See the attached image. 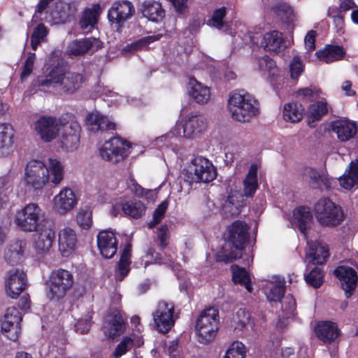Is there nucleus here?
<instances>
[{
    "label": "nucleus",
    "instance_id": "nucleus-1",
    "mask_svg": "<svg viewBox=\"0 0 358 358\" xmlns=\"http://www.w3.org/2000/svg\"><path fill=\"white\" fill-rule=\"evenodd\" d=\"M227 110L231 117L240 122H249L259 114L258 101L245 91H234L229 94Z\"/></svg>",
    "mask_w": 358,
    "mask_h": 358
},
{
    "label": "nucleus",
    "instance_id": "nucleus-2",
    "mask_svg": "<svg viewBox=\"0 0 358 358\" xmlns=\"http://www.w3.org/2000/svg\"><path fill=\"white\" fill-rule=\"evenodd\" d=\"M250 227L241 220L234 222L228 227V247L217 255V261L226 263L242 256V251L250 238Z\"/></svg>",
    "mask_w": 358,
    "mask_h": 358
},
{
    "label": "nucleus",
    "instance_id": "nucleus-3",
    "mask_svg": "<svg viewBox=\"0 0 358 358\" xmlns=\"http://www.w3.org/2000/svg\"><path fill=\"white\" fill-rule=\"evenodd\" d=\"M220 328L219 311L214 307L202 310L196 322L197 341L204 345L209 344L216 337Z\"/></svg>",
    "mask_w": 358,
    "mask_h": 358
},
{
    "label": "nucleus",
    "instance_id": "nucleus-4",
    "mask_svg": "<svg viewBox=\"0 0 358 358\" xmlns=\"http://www.w3.org/2000/svg\"><path fill=\"white\" fill-rule=\"evenodd\" d=\"M314 211L317 221L325 226H337L344 218L341 208L329 198L318 200L315 204Z\"/></svg>",
    "mask_w": 358,
    "mask_h": 358
},
{
    "label": "nucleus",
    "instance_id": "nucleus-5",
    "mask_svg": "<svg viewBox=\"0 0 358 358\" xmlns=\"http://www.w3.org/2000/svg\"><path fill=\"white\" fill-rule=\"evenodd\" d=\"M74 283L73 274L65 269L53 271L49 278L48 296L50 299H59L65 296Z\"/></svg>",
    "mask_w": 358,
    "mask_h": 358
},
{
    "label": "nucleus",
    "instance_id": "nucleus-6",
    "mask_svg": "<svg viewBox=\"0 0 358 358\" xmlns=\"http://www.w3.org/2000/svg\"><path fill=\"white\" fill-rule=\"evenodd\" d=\"M44 215L38 204L31 203L19 210L15 216L16 224L24 231H38Z\"/></svg>",
    "mask_w": 358,
    "mask_h": 358
},
{
    "label": "nucleus",
    "instance_id": "nucleus-7",
    "mask_svg": "<svg viewBox=\"0 0 358 358\" xmlns=\"http://www.w3.org/2000/svg\"><path fill=\"white\" fill-rule=\"evenodd\" d=\"M131 144L120 138L113 137L106 141L99 149L102 159L117 164L123 161L129 154Z\"/></svg>",
    "mask_w": 358,
    "mask_h": 358
},
{
    "label": "nucleus",
    "instance_id": "nucleus-8",
    "mask_svg": "<svg viewBox=\"0 0 358 358\" xmlns=\"http://www.w3.org/2000/svg\"><path fill=\"white\" fill-rule=\"evenodd\" d=\"M24 182L26 187L34 190H41L49 181L45 164L38 160L28 162L25 169Z\"/></svg>",
    "mask_w": 358,
    "mask_h": 358
},
{
    "label": "nucleus",
    "instance_id": "nucleus-9",
    "mask_svg": "<svg viewBox=\"0 0 358 358\" xmlns=\"http://www.w3.org/2000/svg\"><path fill=\"white\" fill-rule=\"evenodd\" d=\"M207 127L206 118L202 115H192L187 117L184 124H177L167 134L168 136H184L194 138Z\"/></svg>",
    "mask_w": 358,
    "mask_h": 358
},
{
    "label": "nucleus",
    "instance_id": "nucleus-10",
    "mask_svg": "<svg viewBox=\"0 0 358 358\" xmlns=\"http://www.w3.org/2000/svg\"><path fill=\"white\" fill-rule=\"evenodd\" d=\"M59 143L66 152H72L78 148L81 127L78 122L71 120L63 124L60 129Z\"/></svg>",
    "mask_w": 358,
    "mask_h": 358
},
{
    "label": "nucleus",
    "instance_id": "nucleus-11",
    "mask_svg": "<svg viewBox=\"0 0 358 358\" xmlns=\"http://www.w3.org/2000/svg\"><path fill=\"white\" fill-rule=\"evenodd\" d=\"M174 305L164 301H159L152 313L155 324L159 331L166 333L174 325Z\"/></svg>",
    "mask_w": 358,
    "mask_h": 358
},
{
    "label": "nucleus",
    "instance_id": "nucleus-12",
    "mask_svg": "<svg viewBox=\"0 0 358 358\" xmlns=\"http://www.w3.org/2000/svg\"><path fill=\"white\" fill-rule=\"evenodd\" d=\"M135 13V8L129 1H117L114 2L108 11L110 22L115 24L117 29L123 26L124 22Z\"/></svg>",
    "mask_w": 358,
    "mask_h": 358
},
{
    "label": "nucleus",
    "instance_id": "nucleus-13",
    "mask_svg": "<svg viewBox=\"0 0 358 358\" xmlns=\"http://www.w3.org/2000/svg\"><path fill=\"white\" fill-rule=\"evenodd\" d=\"M27 274L22 270L11 269L6 273L5 289L6 294L16 299L25 289L27 286Z\"/></svg>",
    "mask_w": 358,
    "mask_h": 358
},
{
    "label": "nucleus",
    "instance_id": "nucleus-14",
    "mask_svg": "<svg viewBox=\"0 0 358 358\" xmlns=\"http://www.w3.org/2000/svg\"><path fill=\"white\" fill-rule=\"evenodd\" d=\"M192 164L194 166V176L190 182H209L215 178L216 169L208 159L203 157H196L192 161Z\"/></svg>",
    "mask_w": 358,
    "mask_h": 358
},
{
    "label": "nucleus",
    "instance_id": "nucleus-15",
    "mask_svg": "<svg viewBox=\"0 0 358 358\" xmlns=\"http://www.w3.org/2000/svg\"><path fill=\"white\" fill-rule=\"evenodd\" d=\"M334 273L339 280L345 296L350 297L357 287V274L356 271L349 266H339L334 271Z\"/></svg>",
    "mask_w": 358,
    "mask_h": 358
},
{
    "label": "nucleus",
    "instance_id": "nucleus-16",
    "mask_svg": "<svg viewBox=\"0 0 358 358\" xmlns=\"http://www.w3.org/2000/svg\"><path fill=\"white\" fill-rule=\"evenodd\" d=\"M62 125L53 117H41L34 124V129L41 138L50 142L57 135Z\"/></svg>",
    "mask_w": 358,
    "mask_h": 358
},
{
    "label": "nucleus",
    "instance_id": "nucleus-17",
    "mask_svg": "<svg viewBox=\"0 0 358 358\" xmlns=\"http://www.w3.org/2000/svg\"><path fill=\"white\" fill-rule=\"evenodd\" d=\"M102 48L101 41L94 37L75 40L69 43L67 53L70 56H80L88 51L95 52Z\"/></svg>",
    "mask_w": 358,
    "mask_h": 358
},
{
    "label": "nucleus",
    "instance_id": "nucleus-18",
    "mask_svg": "<svg viewBox=\"0 0 358 358\" xmlns=\"http://www.w3.org/2000/svg\"><path fill=\"white\" fill-rule=\"evenodd\" d=\"M53 203L55 210L58 213L64 215L75 208L77 199L71 188L64 187L54 197Z\"/></svg>",
    "mask_w": 358,
    "mask_h": 358
},
{
    "label": "nucleus",
    "instance_id": "nucleus-19",
    "mask_svg": "<svg viewBox=\"0 0 358 358\" xmlns=\"http://www.w3.org/2000/svg\"><path fill=\"white\" fill-rule=\"evenodd\" d=\"M97 245L103 257L112 258L117 250V241L115 234L110 231H100L97 236Z\"/></svg>",
    "mask_w": 358,
    "mask_h": 358
},
{
    "label": "nucleus",
    "instance_id": "nucleus-20",
    "mask_svg": "<svg viewBox=\"0 0 358 358\" xmlns=\"http://www.w3.org/2000/svg\"><path fill=\"white\" fill-rule=\"evenodd\" d=\"M27 241L21 239L12 240L4 251V259L10 265L20 264L24 260Z\"/></svg>",
    "mask_w": 358,
    "mask_h": 358
},
{
    "label": "nucleus",
    "instance_id": "nucleus-21",
    "mask_svg": "<svg viewBox=\"0 0 358 358\" xmlns=\"http://www.w3.org/2000/svg\"><path fill=\"white\" fill-rule=\"evenodd\" d=\"M22 316L20 311L15 307L7 308L4 319L1 322V329L5 332L13 331V334L8 336L10 339H17L20 333V322Z\"/></svg>",
    "mask_w": 358,
    "mask_h": 358
},
{
    "label": "nucleus",
    "instance_id": "nucleus-22",
    "mask_svg": "<svg viewBox=\"0 0 358 358\" xmlns=\"http://www.w3.org/2000/svg\"><path fill=\"white\" fill-rule=\"evenodd\" d=\"M332 133L336 134L341 142H346L357 134L356 124L346 119L338 120L331 123Z\"/></svg>",
    "mask_w": 358,
    "mask_h": 358
},
{
    "label": "nucleus",
    "instance_id": "nucleus-23",
    "mask_svg": "<svg viewBox=\"0 0 358 358\" xmlns=\"http://www.w3.org/2000/svg\"><path fill=\"white\" fill-rule=\"evenodd\" d=\"M59 250L63 257L69 256L75 250L77 235L73 229L65 227L59 232Z\"/></svg>",
    "mask_w": 358,
    "mask_h": 358
},
{
    "label": "nucleus",
    "instance_id": "nucleus-24",
    "mask_svg": "<svg viewBox=\"0 0 358 358\" xmlns=\"http://www.w3.org/2000/svg\"><path fill=\"white\" fill-rule=\"evenodd\" d=\"M86 124L88 129L92 132L113 131L115 129L114 122H110L106 116L96 111L87 115Z\"/></svg>",
    "mask_w": 358,
    "mask_h": 358
},
{
    "label": "nucleus",
    "instance_id": "nucleus-25",
    "mask_svg": "<svg viewBox=\"0 0 358 358\" xmlns=\"http://www.w3.org/2000/svg\"><path fill=\"white\" fill-rule=\"evenodd\" d=\"M309 250L306 252V259L309 263L322 264L329 258V249L326 244L320 242L309 243Z\"/></svg>",
    "mask_w": 358,
    "mask_h": 358
},
{
    "label": "nucleus",
    "instance_id": "nucleus-26",
    "mask_svg": "<svg viewBox=\"0 0 358 358\" xmlns=\"http://www.w3.org/2000/svg\"><path fill=\"white\" fill-rule=\"evenodd\" d=\"M62 66L54 67L47 75L40 76L34 80L35 87H55L56 84L62 83L64 77Z\"/></svg>",
    "mask_w": 358,
    "mask_h": 358
},
{
    "label": "nucleus",
    "instance_id": "nucleus-27",
    "mask_svg": "<svg viewBox=\"0 0 358 358\" xmlns=\"http://www.w3.org/2000/svg\"><path fill=\"white\" fill-rule=\"evenodd\" d=\"M55 238V233L50 227L41 229L36 234L34 240V248L38 254H43L49 251Z\"/></svg>",
    "mask_w": 358,
    "mask_h": 358
},
{
    "label": "nucleus",
    "instance_id": "nucleus-28",
    "mask_svg": "<svg viewBox=\"0 0 358 358\" xmlns=\"http://www.w3.org/2000/svg\"><path fill=\"white\" fill-rule=\"evenodd\" d=\"M303 176L313 188L329 189L331 187L332 180L327 175L321 173L311 167H306L303 171Z\"/></svg>",
    "mask_w": 358,
    "mask_h": 358
},
{
    "label": "nucleus",
    "instance_id": "nucleus-29",
    "mask_svg": "<svg viewBox=\"0 0 358 358\" xmlns=\"http://www.w3.org/2000/svg\"><path fill=\"white\" fill-rule=\"evenodd\" d=\"M141 12L144 17L152 22H159L165 16L162 4L156 1H146L142 4Z\"/></svg>",
    "mask_w": 358,
    "mask_h": 358
},
{
    "label": "nucleus",
    "instance_id": "nucleus-30",
    "mask_svg": "<svg viewBox=\"0 0 358 358\" xmlns=\"http://www.w3.org/2000/svg\"><path fill=\"white\" fill-rule=\"evenodd\" d=\"M294 223L304 235L310 227L313 220V215L308 207L301 206L296 208L294 212Z\"/></svg>",
    "mask_w": 358,
    "mask_h": 358
},
{
    "label": "nucleus",
    "instance_id": "nucleus-31",
    "mask_svg": "<svg viewBox=\"0 0 358 358\" xmlns=\"http://www.w3.org/2000/svg\"><path fill=\"white\" fill-rule=\"evenodd\" d=\"M315 331L317 337L326 343H330L334 341L339 334L336 324L330 322L319 323Z\"/></svg>",
    "mask_w": 358,
    "mask_h": 358
},
{
    "label": "nucleus",
    "instance_id": "nucleus-32",
    "mask_svg": "<svg viewBox=\"0 0 358 358\" xmlns=\"http://www.w3.org/2000/svg\"><path fill=\"white\" fill-rule=\"evenodd\" d=\"M345 54L343 47L334 45H327L322 50L316 52L317 58L327 64L341 59Z\"/></svg>",
    "mask_w": 358,
    "mask_h": 358
},
{
    "label": "nucleus",
    "instance_id": "nucleus-33",
    "mask_svg": "<svg viewBox=\"0 0 358 358\" xmlns=\"http://www.w3.org/2000/svg\"><path fill=\"white\" fill-rule=\"evenodd\" d=\"M49 181L59 185L64 179V171L62 163L57 159L49 158L45 164Z\"/></svg>",
    "mask_w": 358,
    "mask_h": 358
},
{
    "label": "nucleus",
    "instance_id": "nucleus-34",
    "mask_svg": "<svg viewBox=\"0 0 358 358\" xmlns=\"http://www.w3.org/2000/svg\"><path fill=\"white\" fill-rule=\"evenodd\" d=\"M125 325L122 316L115 315L104 322L103 329L106 335L109 338H114L123 333Z\"/></svg>",
    "mask_w": 358,
    "mask_h": 358
},
{
    "label": "nucleus",
    "instance_id": "nucleus-35",
    "mask_svg": "<svg viewBox=\"0 0 358 358\" xmlns=\"http://www.w3.org/2000/svg\"><path fill=\"white\" fill-rule=\"evenodd\" d=\"M263 43H264L266 50L276 53L280 52L285 47L282 34L278 31L266 33L264 36Z\"/></svg>",
    "mask_w": 358,
    "mask_h": 358
},
{
    "label": "nucleus",
    "instance_id": "nucleus-36",
    "mask_svg": "<svg viewBox=\"0 0 358 358\" xmlns=\"http://www.w3.org/2000/svg\"><path fill=\"white\" fill-rule=\"evenodd\" d=\"M74 13L75 8L70 3L59 1L55 3L51 15L57 22L64 23Z\"/></svg>",
    "mask_w": 358,
    "mask_h": 358
},
{
    "label": "nucleus",
    "instance_id": "nucleus-37",
    "mask_svg": "<svg viewBox=\"0 0 358 358\" xmlns=\"http://www.w3.org/2000/svg\"><path fill=\"white\" fill-rule=\"evenodd\" d=\"M328 112L327 103L325 100L318 101L311 104L308 110L307 123L310 127H315V122Z\"/></svg>",
    "mask_w": 358,
    "mask_h": 358
},
{
    "label": "nucleus",
    "instance_id": "nucleus-38",
    "mask_svg": "<svg viewBox=\"0 0 358 358\" xmlns=\"http://www.w3.org/2000/svg\"><path fill=\"white\" fill-rule=\"evenodd\" d=\"M339 182L341 187L350 189L358 185V164L351 162L344 174L340 177Z\"/></svg>",
    "mask_w": 358,
    "mask_h": 358
},
{
    "label": "nucleus",
    "instance_id": "nucleus-39",
    "mask_svg": "<svg viewBox=\"0 0 358 358\" xmlns=\"http://www.w3.org/2000/svg\"><path fill=\"white\" fill-rule=\"evenodd\" d=\"M257 170V165L252 164L243 180V194L247 197L252 196L258 187Z\"/></svg>",
    "mask_w": 358,
    "mask_h": 358
},
{
    "label": "nucleus",
    "instance_id": "nucleus-40",
    "mask_svg": "<svg viewBox=\"0 0 358 358\" xmlns=\"http://www.w3.org/2000/svg\"><path fill=\"white\" fill-rule=\"evenodd\" d=\"M120 207L126 215L134 219L141 217L146 210L144 203L136 200L123 202L120 204Z\"/></svg>",
    "mask_w": 358,
    "mask_h": 358
},
{
    "label": "nucleus",
    "instance_id": "nucleus-41",
    "mask_svg": "<svg viewBox=\"0 0 358 358\" xmlns=\"http://www.w3.org/2000/svg\"><path fill=\"white\" fill-rule=\"evenodd\" d=\"M303 110L301 104L295 102L286 103L283 109V119L287 122H298L303 118Z\"/></svg>",
    "mask_w": 358,
    "mask_h": 358
},
{
    "label": "nucleus",
    "instance_id": "nucleus-42",
    "mask_svg": "<svg viewBox=\"0 0 358 358\" xmlns=\"http://www.w3.org/2000/svg\"><path fill=\"white\" fill-rule=\"evenodd\" d=\"M272 10L280 20L289 25L295 20L293 8L285 3H280L272 7Z\"/></svg>",
    "mask_w": 358,
    "mask_h": 358
},
{
    "label": "nucleus",
    "instance_id": "nucleus-43",
    "mask_svg": "<svg viewBox=\"0 0 358 358\" xmlns=\"http://www.w3.org/2000/svg\"><path fill=\"white\" fill-rule=\"evenodd\" d=\"M231 269L234 283L243 285L249 292H251L252 288L250 284V279L245 269L238 266H232Z\"/></svg>",
    "mask_w": 358,
    "mask_h": 358
},
{
    "label": "nucleus",
    "instance_id": "nucleus-44",
    "mask_svg": "<svg viewBox=\"0 0 358 358\" xmlns=\"http://www.w3.org/2000/svg\"><path fill=\"white\" fill-rule=\"evenodd\" d=\"M285 292V282L278 281L276 284L271 285L265 289V294L270 301H280Z\"/></svg>",
    "mask_w": 358,
    "mask_h": 358
},
{
    "label": "nucleus",
    "instance_id": "nucleus-45",
    "mask_svg": "<svg viewBox=\"0 0 358 358\" xmlns=\"http://www.w3.org/2000/svg\"><path fill=\"white\" fill-rule=\"evenodd\" d=\"M162 37V34H158L143 37L138 41L127 45L123 50L124 52H134L146 48L149 44L159 41Z\"/></svg>",
    "mask_w": 358,
    "mask_h": 358
},
{
    "label": "nucleus",
    "instance_id": "nucleus-46",
    "mask_svg": "<svg viewBox=\"0 0 358 358\" xmlns=\"http://www.w3.org/2000/svg\"><path fill=\"white\" fill-rule=\"evenodd\" d=\"M13 128L10 124H0V149L8 148L13 145Z\"/></svg>",
    "mask_w": 358,
    "mask_h": 358
},
{
    "label": "nucleus",
    "instance_id": "nucleus-47",
    "mask_svg": "<svg viewBox=\"0 0 358 358\" xmlns=\"http://www.w3.org/2000/svg\"><path fill=\"white\" fill-rule=\"evenodd\" d=\"M92 211L90 206L80 207L76 215L78 224L84 229H89L92 224Z\"/></svg>",
    "mask_w": 358,
    "mask_h": 358
},
{
    "label": "nucleus",
    "instance_id": "nucleus-48",
    "mask_svg": "<svg viewBox=\"0 0 358 358\" xmlns=\"http://www.w3.org/2000/svg\"><path fill=\"white\" fill-rule=\"evenodd\" d=\"M247 349L245 345L238 341H234L226 351L223 358H245Z\"/></svg>",
    "mask_w": 358,
    "mask_h": 358
},
{
    "label": "nucleus",
    "instance_id": "nucleus-49",
    "mask_svg": "<svg viewBox=\"0 0 358 358\" xmlns=\"http://www.w3.org/2000/svg\"><path fill=\"white\" fill-rule=\"evenodd\" d=\"M48 33L47 27L42 23L34 28L31 37V45L33 50H36L38 45L44 41Z\"/></svg>",
    "mask_w": 358,
    "mask_h": 358
},
{
    "label": "nucleus",
    "instance_id": "nucleus-50",
    "mask_svg": "<svg viewBox=\"0 0 358 358\" xmlns=\"http://www.w3.org/2000/svg\"><path fill=\"white\" fill-rule=\"evenodd\" d=\"M323 277L322 270L320 268L315 267L306 275L305 279L308 285L315 288H318L324 282Z\"/></svg>",
    "mask_w": 358,
    "mask_h": 358
},
{
    "label": "nucleus",
    "instance_id": "nucleus-51",
    "mask_svg": "<svg viewBox=\"0 0 358 358\" xmlns=\"http://www.w3.org/2000/svg\"><path fill=\"white\" fill-rule=\"evenodd\" d=\"M304 71V64L299 56H294L289 64L290 78L296 81Z\"/></svg>",
    "mask_w": 358,
    "mask_h": 358
},
{
    "label": "nucleus",
    "instance_id": "nucleus-52",
    "mask_svg": "<svg viewBox=\"0 0 358 358\" xmlns=\"http://www.w3.org/2000/svg\"><path fill=\"white\" fill-rule=\"evenodd\" d=\"M227 13V9L225 7H221L216 9L212 15L210 20L209 21L210 25L220 29L224 26L223 19Z\"/></svg>",
    "mask_w": 358,
    "mask_h": 358
},
{
    "label": "nucleus",
    "instance_id": "nucleus-53",
    "mask_svg": "<svg viewBox=\"0 0 358 358\" xmlns=\"http://www.w3.org/2000/svg\"><path fill=\"white\" fill-rule=\"evenodd\" d=\"M36 59L35 53L30 52L28 55L25 62L22 66V72L20 74V79L22 81L25 80L32 73L34 66V61Z\"/></svg>",
    "mask_w": 358,
    "mask_h": 358
},
{
    "label": "nucleus",
    "instance_id": "nucleus-54",
    "mask_svg": "<svg viewBox=\"0 0 358 358\" xmlns=\"http://www.w3.org/2000/svg\"><path fill=\"white\" fill-rule=\"evenodd\" d=\"M257 63L259 70L262 71H267L271 74L274 75L276 72L275 62L268 56H264L257 59Z\"/></svg>",
    "mask_w": 358,
    "mask_h": 358
},
{
    "label": "nucleus",
    "instance_id": "nucleus-55",
    "mask_svg": "<svg viewBox=\"0 0 358 358\" xmlns=\"http://www.w3.org/2000/svg\"><path fill=\"white\" fill-rule=\"evenodd\" d=\"M168 201H164L160 205L156 208L153 213L152 220L149 222L148 226L149 228L155 227L157 224H159L164 217V215L168 208Z\"/></svg>",
    "mask_w": 358,
    "mask_h": 358
},
{
    "label": "nucleus",
    "instance_id": "nucleus-56",
    "mask_svg": "<svg viewBox=\"0 0 358 358\" xmlns=\"http://www.w3.org/2000/svg\"><path fill=\"white\" fill-rule=\"evenodd\" d=\"M188 96L196 103L201 105L207 103L211 98L210 91H188Z\"/></svg>",
    "mask_w": 358,
    "mask_h": 358
},
{
    "label": "nucleus",
    "instance_id": "nucleus-57",
    "mask_svg": "<svg viewBox=\"0 0 358 358\" xmlns=\"http://www.w3.org/2000/svg\"><path fill=\"white\" fill-rule=\"evenodd\" d=\"M133 346V341L129 338L125 337L116 347L113 352V355L115 358H119L129 351Z\"/></svg>",
    "mask_w": 358,
    "mask_h": 358
},
{
    "label": "nucleus",
    "instance_id": "nucleus-58",
    "mask_svg": "<svg viewBox=\"0 0 358 358\" xmlns=\"http://www.w3.org/2000/svg\"><path fill=\"white\" fill-rule=\"evenodd\" d=\"M99 8V5H96L94 6V8L92 9L85 10L81 19L85 20V21L89 22L95 25L98 20V11Z\"/></svg>",
    "mask_w": 358,
    "mask_h": 358
},
{
    "label": "nucleus",
    "instance_id": "nucleus-59",
    "mask_svg": "<svg viewBox=\"0 0 358 358\" xmlns=\"http://www.w3.org/2000/svg\"><path fill=\"white\" fill-rule=\"evenodd\" d=\"M317 33L314 30L309 31L305 36L304 43L306 48L310 52L315 49V37Z\"/></svg>",
    "mask_w": 358,
    "mask_h": 358
},
{
    "label": "nucleus",
    "instance_id": "nucleus-60",
    "mask_svg": "<svg viewBox=\"0 0 358 358\" xmlns=\"http://www.w3.org/2000/svg\"><path fill=\"white\" fill-rule=\"evenodd\" d=\"M76 331L81 334L88 333L90 328V319H80L75 324Z\"/></svg>",
    "mask_w": 358,
    "mask_h": 358
},
{
    "label": "nucleus",
    "instance_id": "nucleus-61",
    "mask_svg": "<svg viewBox=\"0 0 358 358\" xmlns=\"http://www.w3.org/2000/svg\"><path fill=\"white\" fill-rule=\"evenodd\" d=\"M157 238L159 241V245L162 248H164L168 245L169 234L168 228L166 226H162L159 229L157 234Z\"/></svg>",
    "mask_w": 358,
    "mask_h": 358
},
{
    "label": "nucleus",
    "instance_id": "nucleus-62",
    "mask_svg": "<svg viewBox=\"0 0 358 358\" xmlns=\"http://www.w3.org/2000/svg\"><path fill=\"white\" fill-rule=\"evenodd\" d=\"M129 262L120 261L119 262L118 271L115 274L117 280L122 281L123 278L127 275L129 271Z\"/></svg>",
    "mask_w": 358,
    "mask_h": 358
},
{
    "label": "nucleus",
    "instance_id": "nucleus-63",
    "mask_svg": "<svg viewBox=\"0 0 358 358\" xmlns=\"http://www.w3.org/2000/svg\"><path fill=\"white\" fill-rule=\"evenodd\" d=\"M295 300L292 296H287L282 302V308L287 313H292L295 307Z\"/></svg>",
    "mask_w": 358,
    "mask_h": 358
},
{
    "label": "nucleus",
    "instance_id": "nucleus-64",
    "mask_svg": "<svg viewBox=\"0 0 358 358\" xmlns=\"http://www.w3.org/2000/svg\"><path fill=\"white\" fill-rule=\"evenodd\" d=\"M177 13H185L187 10V0H169Z\"/></svg>",
    "mask_w": 358,
    "mask_h": 358
}]
</instances>
